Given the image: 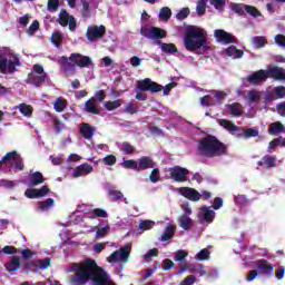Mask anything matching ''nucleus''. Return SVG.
<instances>
[{"instance_id":"obj_1","label":"nucleus","mask_w":285,"mask_h":285,"mask_svg":"<svg viewBox=\"0 0 285 285\" xmlns=\"http://www.w3.org/2000/svg\"><path fill=\"white\" fill-rule=\"evenodd\" d=\"M65 273H71L68 276L69 285H86L90 281L92 285H117L110 279V275L99 267L92 258H86L81 263L69 264Z\"/></svg>"},{"instance_id":"obj_2","label":"nucleus","mask_w":285,"mask_h":285,"mask_svg":"<svg viewBox=\"0 0 285 285\" xmlns=\"http://www.w3.org/2000/svg\"><path fill=\"white\" fill-rule=\"evenodd\" d=\"M184 43L186 50L195 52L197 50H207L208 33L200 27H190L184 35Z\"/></svg>"},{"instance_id":"obj_3","label":"nucleus","mask_w":285,"mask_h":285,"mask_svg":"<svg viewBox=\"0 0 285 285\" xmlns=\"http://www.w3.org/2000/svg\"><path fill=\"white\" fill-rule=\"evenodd\" d=\"M198 153L203 157H219L226 153V146L217 137L207 136L199 141Z\"/></svg>"},{"instance_id":"obj_4","label":"nucleus","mask_w":285,"mask_h":285,"mask_svg":"<svg viewBox=\"0 0 285 285\" xmlns=\"http://www.w3.org/2000/svg\"><path fill=\"white\" fill-rule=\"evenodd\" d=\"M21 66L19 55L14 53L10 48L0 49V72L1 75H14L17 68Z\"/></svg>"},{"instance_id":"obj_5","label":"nucleus","mask_w":285,"mask_h":285,"mask_svg":"<svg viewBox=\"0 0 285 285\" xmlns=\"http://www.w3.org/2000/svg\"><path fill=\"white\" fill-rule=\"evenodd\" d=\"M145 92H161V85L153 81L150 78L138 81V86L136 88V99H138V101H146L148 96Z\"/></svg>"},{"instance_id":"obj_6","label":"nucleus","mask_w":285,"mask_h":285,"mask_svg":"<svg viewBox=\"0 0 285 285\" xmlns=\"http://www.w3.org/2000/svg\"><path fill=\"white\" fill-rule=\"evenodd\" d=\"M132 250V243H127L125 246L120 247L118 250H115L107 258L109 264H127L130 253Z\"/></svg>"},{"instance_id":"obj_7","label":"nucleus","mask_w":285,"mask_h":285,"mask_svg":"<svg viewBox=\"0 0 285 285\" xmlns=\"http://www.w3.org/2000/svg\"><path fill=\"white\" fill-rule=\"evenodd\" d=\"M47 77L48 76L43 72V67L41 65H36L33 66V71L29 73V81L33 86L39 87L46 81Z\"/></svg>"},{"instance_id":"obj_8","label":"nucleus","mask_w":285,"mask_h":285,"mask_svg":"<svg viewBox=\"0 0 285 285\" xmlns=\"http://www.w3.org/2000/svg\"><path fill=\"white\" fill-rule=\"evenodd\" d=\"M254 267L258 271L259 275H265V277H272L273 273H275V265L266 259L256 261Z\"/></svg>"},{"instance_id":"obj_9","label":"nucleus","mask_w":285,"mask_h":285,"mask_svg":"<svg viewBox=\"0 0 285 285\" xmlns=\"http://www.w3.org/2000/svg\"><path fill=\"white\" fill-rule=\"evenodd\" d=\"M169 175L171 179L183 184L184 181H188V175H190V171L187 168L175 166L169 169Z\"/></svg>"},{"instance_id":"obj_10","label":"nucleus","mask_w":285,"mask_h":285,"mask_svg":"<svg viewBox=\"0 0 285 285\" xmlns=\"http://www.w3.org/2000/svg\"><path fill=\"white\" fill-rule=\"evenodd\" d=\"M3 161H7L11 164V166H14L17 170H22L23 169V160L21 159V156L17 154V151H10L7 155L2 157V160H0V168Z\"/></svg>"},{"instance_id":"obj_11","label":"nucleus","mask_w":285,"mask_h":285,"mask_svg":"<svg viewBox=\"0 0 285 285\" xmlns=\"http://www.w3.org/2000/svg\"><path fill=\"white\" fill-rule=\"evenodd\" d=\"M69 61L78 66L79 68H90L92 66V58L83 56L81 53H71Z\"/></svg>"},{"instance_id":"obj_12","label":"nucleus","mask_w":285,"mask_h":285,"mask_svg":"<svg viewBox=\"0 0 285 285\" xmlns=\"http://www.w3.org/2000/svg\"><path fill=\"white\" fill-rule=\"evenodd\" d=\"M106 35V27L104 24L100 26H89L87 29V39L88 41H97V39H101Z\"/></svg>"},{"instance_id":"obj_13","label":"nucleus","mask_w":285,"mask_h":285,"mask_svg":"<svg viewBox=\"0 0 285 285\" xmlns=\"http://www.w3.org/2000/svg\"><path fill=\"white\" fill-rule=\"evenodd\" d=\"M214 37L218 43L227 46V43H237V39L233 33L226 32L224 29H217L214 31Z\"/></svg>"},{"instance_id":"obj_14","label":"nucleus","mask_w":285,"mask_h":285,"mask_svg":"<svg viewBox=\"0 0 285 285\" xmlns=\"http://www.w3.org/2000/svg\"><path fill=\"white\" fill-rule=\"evenodd\" d=\"M176 193L190 202H199L202 199V194H199V191H197L195 188L180 187L176 189Z\"/></svg>"},{"instance_id":"obj_15","label":"nucleus","mask_w":285,"mask_h":285,"mask_svg":"<svg viewBox=\"0 0 285 285\" xmlns=\"http://www.w3.org/2000/svg\"><path fill=\"white\" fill-rule=\"evenodd\" d=\"M140 33L142 37L151 39L153 41L157 39H166V31L157 27H151L149 30L141 29Z\"/></svg>"},{"instance_id":"obj_16","label":"nucleus","mask_w":285,"mask_h":285,"mask_svg":"<svg viewBox=\"0 0 285 285\" xmlns=\"http://www.w3.org/2000/svg\"><path fill=\"white\" fill-rule=\"evenodd\" d=\"M58 21L60 26H69V30L71 32H73L75 28H77V21L75 20V17L70 16V13H68V11L65 9L60 11Z\"/></svg>"},{"instance_id":"obj_17","label":"nucleus","mask_w":285,"mask_h":285,"mask_svg":"<svg viewBox=\"0 0 285 285\" xmlns=\"http://www.w3.org/2000/svg\"><path fill=\"white\" fill-rule=\"evenodd\" d=\"M48 193H50V188L42 186L41 188H29L24 191V195L28 199H41V197H47Z\"/></svg>"},{"instance_id":"obj_18","label":"nucleus","mask_w":285,"mask_h":285,"mask_svg":"<svg viewBox=\"0 0 285 285\" xmlns=\"http://www.w3.org/2000/svg\"><path fill=\"white\" fill-rule=\"evenodd\" d=\"M198 219L202 224H213V220L215 219V210L210 207H202L198 212Z\"/></svg>"},{"instance_id":"obj_19","label":"nucleus","mask_w":285,"mask_h":285,"mask_svg":"<svg viewBox=\"0 0 285 285\" xmlns=\"http://www.w3.org/2000/svg\"><path fill=\"white\" fill-rule=\"evenodd\" d=\"M94 170H95V168L92 167V165L85 163V164L76 167L71 175L75 179H78V177H86V176L90 175V173H92Z\"/></svg>"},{"instance_id":"obj_20","label":"nucleus","mask_w":285,"mask_h":285,"mask_svg":"<svg viewBox=\"0 0 285 285\" xmlns=\"http://www.w3.org/2000/svg\"><path fill=\"white\" fill-rule=\"evenodd\" d=\"M266 70L255 71L247 77V81L248 83H252V86H257L258 83L266 81Z\"/></svg>"},{"instance_id":"obj_21","label":"nucleus","mask_w":285,"mask_h":285,"mask_svg":"<svg viewBox=\"0 0 285 285\" xmlns=\"http://www.w3.org/2000/svg\"><path fill=\"white\" fill-rule=\"evenodd\" d=\"M262 97H264V91H257L256 89L249 90L247 92V106H257L259 101H262Z\"/></svg>"},{"instance_id":"obj_22","label":"nucleus","mask_w":285,"mask_h":285,"mask_svg":"<svg viewBox=\"0 0 285 285\" xmlns=\"http://www.w3.org/2000/svg\"><path fill=\"white\" fill-rule=\"evenodd\" d=\"M266 72V78L271 77L272 79H279L281 81H285V69L284 68H278V67H273L267 70Z\"/></svg>"},{"instance_id":"obj_23","label":"nucleus","mask_w":285,"mask_h":285,"mask_svg":"<svg viewBox=\"0 0 285 285\" xmlns=\"http://www.w3.org/2000/svg\"><path fill=\"white\" fill-rule=\"evenodd\" d=\"M258 166H266L267 168H277V166L282 165V160H277V156H264L262 161L257 163Z\"/></svg>"},{"instance_id":"obj_24","label":"nucleus","mask_w":285,"mask_h":285,"mask_svg":"<svg viewBox=\"0 0 285 285\" xmlns=\"http://www.w3.org/2000/svg\"><path fill=\"white\" fill-rule=\"evenodd\" d=\"M95 132H97V129L92 127L90 124L85 122L80 127V135L83 137V139H87V141H91L92 137H95Z\"/></svg>"},{"instance_id":"obj_25","label":"nucleus","mask_w":285,"mask_h":285,"mask_svg":"<svg viewBox=\"0 0 285 285\" xmlns=\"http://www.w3.org/2000/svg\"><path fill=\"white\" fill-rule=\"evenodd\" d=\"M81 13L85 17H90V12L97 8V2L95 0H80Z\"/></svg>"},{"instance_id":"obj_26","label":"nucleus","mask_w":285,"mask_h":285,"mask_svg":"<svg viewBox=\"0 0 285 285\" xmlns=\"http://www.w3.org/2000/svg\"><path fill=\"white\" fill-rule=\"evenodd\" d=\"M138 170H148L149 168H155V161L148 156H142L137 160Z\"/></svg>"},{"instance_id":"obj_27","label":"nucleus","mask_w":285,"mask_h":285,"mask_svg":"<svg viewBox=\"0 0 285 285\" xmlns=\"http://www.w3.org/2000/svg\"><path fill=\"white\" fill-rule=\"evenodd\" d=\"M21 268V258L19 256H13L9 262L6 264V269L8 273H17Z\"/></svg>"},{"instance_id":"obj_28","label":"nucleus","mask_w":285,"mask_h":285,"mask_svg":"<svg viewBox=\"0 0 285 285\" xmlns=\"http://www.w3.org/2000/svg\"><path fill=\"white\" fill-rule=\"evenodd\" d=\"M28 181L30 186H39L40 184H43L46 179L43 178L42 173L35 171L33 174L29 175Z\"/></svg>"},{"instance_id":"obj_29","label":"nucleus","mask_w":285,"mask_h":285,"mask_svg":"<svg viewBox=\"0 0 285 285\" xmlns=\"http://www.w3.org/2000/svg\"><path fill=\"white\" fill-rule=\"evenodd\" d=\"M86 112H90L91 115H99V107L97 106V100L95 97L90 98L85 102Z\"/></svg>"},{"instance_id":"obj_30","label":"nucleus","mask_w":285,"mask_h":285,"mask_svg":"<svg viewBox=\"0 0 285 285\" xmlns=\"http://www.w3.org/2000/svg\"><path fill=\"white\" fill-rule=\"evenodd\" d=\"M188 273H195L196 275H199L200 277H204L206 275V266L204 264H188Z\"/></svg>"},{"instance_id":"obj_31","label":"nucleus","mask_w":285,"mask_h":285,"mask_svg":"<svg viewBox=\"0 0 285 285\" xmlns=\"http://www.w3.org/2000/svg\"><path fill=\"white\" fill-rule=\"evenodd\" d=\"M178 224L183 230H190V228H193V218L187 215H180L178 218Z\"/></svg>"},{"instance_id":"obj_32","label":"nucleus","mask_w":285,"mask_h":285,"mask_svg":"<svg viewBox=\"0 0 285 285\" xmlns=\"http://www.w3.org/2000/svg\"><path fill=\"white\" fill-rule=\"evenodd\" d=\"M225 55L232 59H242V57H244V51L237 49L235 46H230L225 50Z\"/></svg>"},{"instance_id":"obj_33","label":"nucleus","mask_w":285,"mask_h":285,"mask_svg":"<svg viewBox=\"0 0 285 285\" xmlns=\"http://www.w3.org/2000/svg\"><path fill=\"white\" fill-rule=\"evenodd\" d=\"M38 208L41 210V213H48V210H51V208H55V199L48 198L46 200L38 203Z\"/></svg>"},{"instance_id":"obj_34","label":"nucleus","mask_w":285,"mask_h":285,"mask_svg":"<svg viewBox=\"0 0 285 285\" xmlns=\"http://www.w3.org/2000/svg\"><path fill=\"white\" fill-rule=\"evenodd\" d=\"M118 149L120 150V153H122V155H134L136 150L135 146L130 145V142L128 141L118 144Z\"/></svg>"},{"instance_id":"obj_35","label":"nucleus","mask_w":285,"mask_h":285,"mask_svg":"<svg viewBox=\"0 0 285 285\" xmlns=\"http://www.w3.org/2000/svg\"><path fill=\"white\" fill-rule=\"evenodd\" d=\"M97 217L107 219L108 212H106V209H102V208L91 209V212L89 213V219H97Z\"/></svg>"},{"instance_id":"obj_36","label":"nucleus","mask_w":285,"mask_h":285,"mask_svg":"<svg viewBox=\"0 0 285 285\" xmlns=\"http://www.w3.org/2000/svg\"><path fill=\"white\" fill-rule=\"evenodd\" d=\"M158 46L160 47L161 52H165L166 55H175V52H177V47L174 43H165L159 41Z\"/></svg>"},{"instance_id":"obj_37","label":"nucleus","mask_w":285,"mask_h":285,"mask_svg":"<svg viewBox=\"0 0 285 285\" xmlns=\"http://www.w3.org/2000/svg\"><path fill=\"white\" fill-rule=\"evenodd\" d=\"M227 111L229 115H233V117H240L242 116V105L238 102H235L233 105L226 106Z\"/></svg>"},{"instance_id":"obj_38","label":"nucleus","mask_w":285,"mask_h":285,"mask_svg":"<svg viewBox=\"0 0 285 285\" xmlns=\"http://www.w3.org/2000/svg\"><path fill=\"white\" fill-rule=\"evenodd\" d=\"M266 43H268V41L266 40V37H264V36H256V37L252 38V45L257 50H259V48H264L266 46Z\"/></svg>"},{"instance_id":"obj_39","label":"nucleus","mask_w":285,"mask_h":285,"mask_svg":"<svg viewBox=\"0 0 285 285\" xmlns=\"http://www.w3.org/2000/svg\"><path fill=\"white\" fill-rule=\"evenodd\" d=\"M33 266L36 271H46L50 268V258L35 261Z\"/></svg>"},{"instance_id":"obj_40","label":"nucleus","mask_w":285,"mask_h":285,"mask_svg":"<svg viewBox=\"0 0 285 285\" xmlns=\"http://www.w3.org/2000/svg\"><path fill=\"white\" fill-rule=\"evenodd\" d=\"M173 235H175V226L169 225L166 227L163 235L159 237L160 242H168L173 239Z\"/></svg>"},{"instance_id":"obj_41","label":"nucleus","mask_w":285,"mask_h":285,"mask_svg":"<svg viewBox=\"0 0 285 285\" xmlns=\"http://www.w3.org/2000/svg\"><path fill=\"white\" fill-rule=\"evenodd\" d=\"M18 108L19 112L23 115V117L30 118L32 117V106L28 104H20L16 106Z\"/></svg>"},{"instance_id":"obj_42","label":"nucleus","mask_w":285,"mask_h":285,"mask_svg":"<svg viewBox=\"0 0 285 285\" xmlns=\"http://www.w3.org/2000/svg\"><path fill=\"white\" fill-rule=\"evenodd\" d=\"M194 259H196V262H208V259H210V250H208V248L202 249L194 256Z\"/></svg>"},{"instance_id":"obj_43","label":"nucleus","mask_w":285,"mask_h":285,"mask_svg":"<svg viewBox=\"0 0 285 285\" xmlns=\"http://www.w3.org/2000/svg\"><path fill=\"white\" fill-rule=\"evenodd\" d=\"M219 124L223 128H225L226 130H228L229 132H238L239 127H237V125L230 122L229 120H219Z\"/></svg>"},{"instance_id":"obj_44","label":"nucleus","mask_w":285,"mask_h":285,"mask_svg":"<svg viewBox=\"0 0 285 285\" xmlns=\"http://www.w3.org/2000/svg\"><path fill=\"white\" fill-rule=\"evenodd\" d=\"M173 17V11L168 7H163L158 13V19L160 21H168Z\"/></svg>"},{"instance_id":"obj_45","label":"nucleus","mask_w":285,"mask_h":285,"mask_svg":"<svg viewBox=\"0 0 285 285\" xmlns=\"http://www.w3.org/2000/svg\"><path fill=\"white\" fill-rule=\"evenodd\" d=\"M268 132H269V135H281V132H284V125H282V122H279V121L273 122L269 126Z\"/></svg>"},{"instance_id":"obj_46","label":"nucleus","mask_w":285,"mask_h":285,"mask_svg":"<svg viewBox=\"0 0 285 285\" xmlns=\"http://www.w3.org/2000/svg\"><path fill=\"white\" fill-rule=\"evenodd\" d=\"M110 232V225H104L102 227H97L96 228V238L97 239H104L106 235Z\"/></svg>"},{"instance_id":"obj_47","label":"nucleus","mask_w":285,"mask_h":285,"mask_svg":"<svg viewBox=\"0 0 285 285\" xmlns=\"http://www.w3.org/2000/svg\"><path fill=\"white\" fill-rule=\"evenodd\" d=\"M77 213H85L87 217L90 219V213H92V205L81 203L77 206Z\"/></svg>"},{"instance_id":"obj_48","label":"nucleus","mask_w":285,"mask_h":285,"mask_svg":"<svg viewBox=\"0 0 285 285\" xmlns=\"http://www.w3.org/2000/svg\"><path fill=\"white\" fill-rule=\"evenodd\" d=\"M215 104H217V100L215 99V95L213 92L200 98L202 106H215Z\"/></svg>"},{"instance_id":"obj_49","label":"nucleus","mask_w":285,"mask_h":285,"mask_svg":"<svg viewBox=\"0 0 285 285\" xmlns=\"http://www.w3.org/2000/svg\"><path fill=\"white\" fill-rule=\"evenodd\" d=\"M53 108L56 112H63V110H66V99H63V97L57 98L53 102Z\"/></svg>"},{"instance_id":"obj_50","label":"nucleus","mask_w":285,"mask_h":285,"mask_svg":"<svg viewBox=\"0 0 285 285\" xmlns=\"http://www.w3.org/2000/svg\"><path fill=\"white\" fill-rule=\"evenodd\" d=\"M51 42L56 48H59L63 42V35L60 31H55L51 36Z\"/></svg>"},{"instance_id":"obj_51","label":"nucleus","mask_w":285,"mask_h":285,"mask_svg":"<svg viewBox=\"0 0 285 285\" xmlns=\"http://www.w3.org/2000/svg\"><path fill=\"white\" fill-rule=\"evenodd\" d=\"M188 253L185 249H178L173 254L174 262H186Z\"/></svg>"},{"instance_id":"obj_52","label":"nucleus","mask_w":285,"mask_h":285,"mask_svg":"<svg viewBox=\"0 0 285 285\" xmlns=\"http://www.w3.org/2000/svg\"><path fill=\"white\" fill-rule=\"evenodd\" d=\"M157 255H159V249L153 248L142 255V259L146 264H149V262H153V257H157Z\"/></svg>"},{"instance_id":"obj_53","label":"nucleus","mask_w":285,"mask_h":285,"mask_svg":"<svg viewBox=\"0 0 285 285\" xmlns=\"http://www.w3.org/2000/svg\"><path fill=\"white\" fill-rule=\"evenodd\" d=\"M108 196L110 202H119V199L124 198V194L117 189H109L108 190Z\"/></svg>"},{"instance_id":"obj_54","label":"nucleus","mask_w":285,"mask_h":285,"mask_svg":"<svg viewBox=\"0 0 285 285\" xmlns=\"http://www.w3.org/2000/svg\"><path fill=\"white\" fill-rule=\"evenodd\" d=\"M81 222H83V216L79 215V212H73L70 216H69V222L68 224L71 226V224H81Z\"/></svg>"},{"instance_id":"obj_55","label":"nucleus","mask_w":285,"mask_h":285,"mask_svg":"<svg viewBox=\"0 0 285 285\" xmlns=\"http://www.w3.org/2000/svg\"><path fill=\"white\" fill-rule=\"evenodd\" d=\"M246 8H248V4L232 3V10L237 14H246Z\"/></svg>"},{"instance_id":"obj_56","label":"nucleus","mask_w":285,"mask_h":285,"mask_svg":"<svg viewBox=\"0 0 285 285\" xmlns=\"http://www.w3.org/2000/svg\"><path fill=\"white\" fill-rule=\"evenodd\" d=\"M121 106V100H114V101H105L104 107L106 110L112 111L117 110Z\"/></svg>"},{"instance_id":"obj_57","label":"nucleus","mask_w":285,"mask_h":285,"mask_svg":"<svg viewBox=\"0 0 285 285\" xmlns=\"http://www.w3.org/2000/svg\"><path fill=\"white\" fill-rule=\"evenodd\" d=\"M139 228L144 232V230H153V228H155V222L154 220H140L139 223Z\"/></svg>"},{"instance_id":"obj_58","label":"nucleus","mask_w":285,"mask_h":285,"mask_svg":"<svg viewBox=\"0 0 285 285\" xmlns=\"http://www.w3.org/2000/svg\"><path fill=\"white\" fill-rule=\"evenodd\" d=\"M277 146H285L283 138H275L268 145L267 153H273Z\"/></svg>"},{"instance_id":"obj_59","label":"nucleus","mask_w":285,"mask_h":285,"mask_svg":"<svg viewBox=\"0 0 285 285\" xmlns=\"http://www.w3.org/2000/svg\"><path fill=\"white\" fill-rule=\"evenodd\" d=\"M55 132L59 135V132H63V130H68L66 124L61 122L59 119L53 120Z\"/></svg>"},{"instance_id":"obj_60","label":"nucleus","mask_w":285,"mask_h":285,"mask_svg":"<svg viewBox=\"0 0 285 285\" xmlns=\"http://www.w3.org/2000/svg\"><path fill=\"white\" fill-rule=\"evenodd\" d=\"M196 12L199 17L206 14V0H199L196 6Z\"/></svg>"},{"instance_id":"obj_61","label":"nucleus","mask_w":285,"mask_h":285,"mask_svg":"<svg viewBox=\"0 0 285 285\" xmlns=\"http://www.w3.org/2000/svg\"><path fill=\"white\" fill-rule=\"evenodd\" d=\"M149 180L151 184H157V181H161V176L159 175V168H154L149 175Z\"/></svg>"},{"instance_id":"obj_62","label":"nucleus","mask_w":285,"mask_h":285,"mask_svg":"<svg viewBox=\"0 0 285 285\" xmlns=\"http://www.w3.org/2000/svg\"><path fill=\"white\" fill-rule=\"evenodd\" d=\"M47 10L49 12H57L59 10V0H48Z\"/></svg>"},{"instance_id":"obj_63","label":"nucleus","mask_w":285,"mask_h":285,"mask_svg":"<svg viewBox=\"0 0 285 285\" xmlns=\"http://www.w3.org/2000/svg\"><path fill=\"white\" fill-rule=\"evenodd\" d=\"M273 92L276 95V99H285V87L284 86L274 87Z\"/></svg>"},{"instance_id":"obj_64","label":"nucleus","mask_w":285,"mask_h":285,"mask_svg":"<svg viewBox=\"0 0 285 285\" xmlns=\"http://www.w3.org/2000/svg\"><path fill=\"white\" fill-rule=\"evenodd\" d=\"M121 166L124 168H130L131 170H138V164H137V160H132V159H129V160H125Z\"/></svg>"}]
</instances>
